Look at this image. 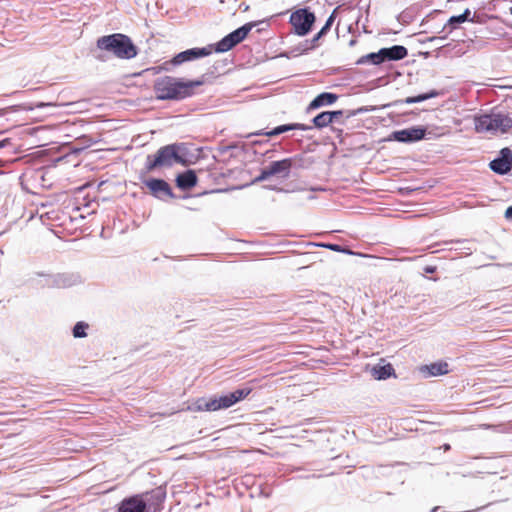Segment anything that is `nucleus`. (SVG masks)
I'll return each mask as SVG.
<instances>
[{"mask_svg": "<svg viewBox=\"0 0 512 512\" xmlns=\"http://www.w3.org/2000/svg\"><path fill=\"white\" fill-rule=\"evenodd\" d=\"M203 84V81H184L172 76H163L155 80L154 92L158 100L180 101L194 95V88Z\"/></svg>", "mask_w": 512, "mask_h": 512, "instance_id": "1", "label": "nucleus"}, {"mask_svg": "<svg viewBox=\"0 0 512 512\" xmlns=\"http://www.w3.org/2000/svg\"><path fill=\"white\" fill-rule=\"evenodd\" d=\"M97 49L111 53L119 59H132L137 56V47L130 37L121 33L105 35L97 39Z\"/></svg>", "mask_w": 512, "mask_h": 512, "instance_id": "2", "label": "nucleus"}, {"mask_svg": "<svg viewBox=\"0 0 512 512\" xmlns=\"http://www.w3.org/2000/svg\"><path fill=\"white\" fill-rule=\"evenodd\" d=\"M474 124L477 132L504 134L512 128V118L508 114L492 111L475 117Z\"/></svg>", "mask_w": 512, "mask_h": 512, "instance_id": "3", "label": "nucleus"}, {"mask_svg": "<svg viewBox=\"0 0 512 512\" xmlns=\"http://www.w3.org/2000/svg\"><path fill=\"white\" fill-rule=\"evenodd\" d=\"M180 145L170 144L161 147L157 153L146 157L145 168L148 172L158 167H171L174 163H184L183 158L178 154Z\"/></svg>", "mask_w": 512, "mask_h": 512, "instance_id": "4", "label": "nucleus"}, {"mask_svg": "<svg viewBox=\"0 0 512 512\" xmlns=\"http://www.w3.org/2000/svg\"><path fill=\"white\" fill-rule=\"evenodd\" d=\"M265 25V27L269 26V22L267 20L260 21H252L244 24L243 26L237 28L232 31L225 37H223L219 42L215 45V51L218 53H224L235 47L237 44L242 42L248 35V33L254 28Z\"/></svg>", "mask_w": 512, "mask_h": 512, "instance_id": "5", "label": "nucleus"}, {"mask_svg": "<svg viewBox=\"0 0 512 512\" xmlns=\"http://www.w3.org/2000/svg\"><path fill=\"white\" fill-rule=\"evenodd\" d=\"M252 392L251 388L237 389L219 397L211 398L205 401L204 405L198 407L199 410L217 411L220 409H227L246 398Z\"/></svg>", "mask_w": 512, "mask_h": 512, "instance_id": "6", "label": "nucleus"}, {"mask_svg": "<svg viewBox=\"0 0 512 512\" xmlns=\"http://www.w3.org/2000/svg\"><path fill=\"white\" fill-rule=\"evenodd\" d=\"M316 20L313 12L308 8H302L294 11L290 15V24L294 28V32L299 36H305L310 31Z\"/></svg>", "mask_w": 512, "mask_h": 512, "instance_id": "7", "label": "nucleus"}, {"mask_svg": "<svg viewBox=\"0 0 512 512\" xmlns=\"http://www.w3.org/2000/svg\"><path fill=\"white\" fill-rule=\"evenodd\" d=\"M292 166V158H285L279 161H273L270 163V165L261 169L260 174L255 178L254 182H261L273 176L287 178L290 175Z\"/></svg>", "mask_w": 512, "mask_h": 512, "instance_id": "8", "label": "nucleus"}, {"mask_svg": "<svg viewBox=\"0 0 512 512\" xmlns=\"http://www.w3.org/2000/svg\"><path fill=\"white\" fill-rule=\"evenodd\" d=\"M425 135L426 128L417 126L394 131L390 135L389 140H394L401 143H413L422 140Z\"/></svg>", "mask_w": 512, "mask_h": 512, "instance_id": "9", "label": "nucleus"}, {"mask_svg": "<svg viewBox=\"0 0 512 512\" xmlns=\"http://www.w3.org/2000/svg\"><path fill=\"white\" fill-rule=\"evenodd\" d=\"M489 168L499 175L508 174L512 169V150L508 147L501 149L499 156L489 163Z\"/></svg>", "mask_w": 512, "mask_h": 512, "instance_id": "10", "label": "nucleus"}, {"mask_svg": "<svg viewBox=\"0 0 512 512\" xmlns=\"http://www.w3.org/2000/svg\"><path fill=\"white\" fill-rule=\"evenodd\" d=\"M141 495L142 501L145 504V512H158L166 498V492L162 487H157Z\"/></svg>", "mask_w": 512, "mask_h": 512, "instance_id": "11", "label": "nucleus"}, {"mask_svg": "<svg viewBox=\"0 0 512 512\" xmlns=\"http://www.w3.org/2000/svg\"><path fill=\"white\" fill-rule=\"evenodd\" d=\"M212 52L210 47L191 48L176 54L170 61L173 66L181 65L185 62L193 61L206 57Z\"/></svg>", "mask_w": 512, "mask_h": 512, "instance_id": "12", "label": "nucleus"}, {"mask_svg": "<svg viewBox=\"0 0 512 512\" xmlns=\"http://www.w3.org/2000/svg\"><path fill=\"white\" fill-rule=\"evenodd\" d=\"M146 187L149 188L151 194L160 200L173 198L174 194L170 185L163 179L151 178L144 181Z\"/></svg>", "mask_w": 512, "mask_h": 512, "instance_id": "13", "label": "nucleus"}, {"mask_svg": "<svg viewBox=\"0 0 512 512\" xmlns=\"http://www.w3.org/2000/svg\"><path fill=\"white\" fill-rule=\"evenodd\" d=\"M308 129H311V127L307 126L305 124H300V123L283 124V125L275 127L274 129H272L270 131L259 130V131L253 132V133H249L245 137L250 138L252 136H260V135L273 137V136H278V135L288 132V131H293V130H303L304 131V130H308Z\"/></svg>", "mask_w": 512, "mask_h": 512, "instance_id": "14", "label": "nucleus"}, {"mask_svg": "<svg viewBox=\"0 0 512 512\" xmlns=\"http://www.w3.org/2000/svg\"><path fill=\"white\" fill-rule=\"evenodd\" d=\"M38 276L44 277L43 286L50 288H65L72 285L71 277L67 274H44L37 273Z\"/></svg>", "mask_w": 512, "mask_h": 512, "instance_id": "15", "label": "nucleus"}, {"mask_svg": "<svg viewBox=\"0 0 512 512\" xmlns=\"http://www.w3.org/2000/svg\"><path fill=\"white\" fill-rule=\"evenodd\" d=\"M120 512H145V504L142 501V495H133L124 498L118 505Z\"/></svg>", "mask_w": 512, "mask_h": 512, "instance_id": "16", "label": "nucleus"}, {"mask_svg": "<svg viewBox=\"0 0 512 512\" xmlns=\"http://www.w3.org/2000/svg\"><path fill=\"white\" fill-rule=\"evenodd\" d=\"M424 378L442 376L449 372L448 363L445 361L434 362L423 365L419 369Z\"/></svg>", "mask_w": 512, "mask_h": 512, "instance_id": "17", "label": "nucleus"}, {"mask_svg": "<svg viewBox=\"0 0 512 512\" xmlns=\"http://www.w3.org/2000/svg\"><path fill=\"white\" fill-rule=\"evenodd\" d=\"M383 63L386 61H399L408 55V50L402 45H393L391 47L381 48Z\"/></svg>", "mask_w": 512, "mask_h": 512, "instance_id": "18", "label": "nucleus"}, {"mask_svg": "<svg viewBox=\"0 0 512 512\" xmlns=\"http://www.w3.org/2000/svg\"><path fill=\"white\" fill-rule=\"evenodd\" d=\"M197 184V175L193 170H186L176 177V185L182 190H187Z\"/></svg>", "mask_w": 512, "mask_h": 512, "instance_id": "19", "label": "nucleus"}, {"mask_svg": "<svg viewBox=\"0 0 512 512\" xmlns=\"http://www.w3.org/2000/svg\"><path fill=\"white\" fill-rule=\"evenodd\" d=\"M371 375L376 380H386L390 377H396L395 370L390 363L384 365L377 364L371 368Z\"/></svg>", "mask_w": 512, "mask_h": 512, "instance_id": "20", "label": "nucleus"}, {"mask_svg": "<svg viewBox=\"0 0 512 512\" xmlns=\"http://www.w3.org/2000/svg\"><path fill=\"white\" fill-rule=\"evenodd\" d=\"M338 99V95L330 92H323L317 95L309 104L308 110H315L325 105H331Z\"/></svg>", "mask_w": 512, "mask_h": 512, "instance_id": "21", "label": "nucleus"}, {"mask_svg": "<svg viewBox=\"0 0 512 512\" xmlns=\"http://www.w3.org/2000/svg\"><path fill=\"white\" fill-rule=\"evenodd\" d=\"M440 95V92L437 90H430L427 93L419 94L417 96L407 97L403 100H400L399 103L402 104H414V103H420L425 100L435 98Z\"/></svg>", "mask_w": 512, "mask_h": 512, "instance_id": "22", "label": "nucleus"}, {"mask_svg": "<svg viewBox=\"0 0 512 512\" xmlns=\"http://www.w3.org/2000/svg\"><path fill=\"white\" fill-rule=\"evenodd\" d=\"M358 65H364V64H373V65H380L383 63V58L381 55V50L378 52H372L367 55H364L360 57L357 62Z\"/></svg>", "mask_w": 512, "mask_h": 512, "instance_id": "23", "label": "nucleus"}, {"mask_svg": "<svg viewBox=\"0 0 512 512\" xmlns=\"http://www.w3.org/2000/svg\"><path fill=\"white\" fill-rule=\"evenodd\" d=\"M464 23V18H461L460 15L452 16L448 19L447 23L443 27V32L450 34L453 30L457 28L458 25Z\"/></svg>", "mask_w": 512, "mask_h": 512, "instance_id": "24", "label": "nucleus"}, {"mask_svg": "<svg viewBox=\"0 0 512 512\" xmlns=\"http://www.w3.org/2000/svg\"><path fill=\"white\" fill-rule=\"evenodd\" d=\"M312 122L316 128L322 129L327 127L331 123V121L329 120L328 111L321 112L320 114L315 116Z\"/></svg>", "mask_w": 512, "mask_h": 512, "instance_id": "25", "label": "nucleus"}, {"mask_svg": "<svg viewBox=\"0 0 512 512\" xmlns=\"http://www.w3.org/2000/svg\"><path fill=\"white\" fill-rule=\"evenodd\" d=\"M89 325L83 321L77 322L72 330L73 336L75 338H83L87 336V329Z\"/></svg>", "mask_w": 512, "mask_h": 512, "instance_id": "26", "label": "nucleus"}, {"mask_svg": "<svg viewBox=\"0 0 512 512\" xmlns=\"http://www.w3.org/2000/svg\"><path fill=\"white\" fill-rule=\"evenodd\" d=\"M316 246L323 247V248H327V249L332 250V251H335V252L345 253V254H349V255H353V254H355V253H354L353 251H351L349 248L343 247V246L338 245V244H332V243H319V244H316Z\"/></svg>", "mask_w": 512, "mask_h": 512, "instance_id": "27", "label": "nucleus"}, {"mask_svg": "<svg viewBox=\"0 0 512 512\" xmlns=\"http://www.w3.org/2000/svg\"><path fill=\"white\" fill-rule=\"evenodd\" d=\"M322 38V36L317 33L310 41H306V50L313 49L318 46V41Z\"/></svg>", "mask_w": 512, "mask_h": 512, "instance_id": "28", "label": "nucleus"}, {"mask_svg": "<svg viewBox=\"0 0 512 512\" xmlns=\"http://www.w3.org/2000/svg\"><path fill=\"white\" fill-rule=\"evenodd\" d=\"M328 115H329V120L332 123L334 120H337L338 118L343 116V111L342 110L328 111Z\"/></svg>", "mask_w": 512, "mask_h": 512, "instance_id": "29", "label": "nucleus"}, {"mask_svg": "<svg viewBox=\"0 0 512 512\" xmlns=\"http://www.w3.org/2000/svg\"><path fill=\"white\" fill-rule=\"evenodd\" d=\"M56 106H59V105L56 103H52V102H37L34 105V107L37 109H42L45 107H56Z\"/></svg>", "mask_w": 512, "mask_h": 512, "instance_id": "30", "label": "nucleus"}, {"mask_svg": "<svg viewBox=\"0 0 512 512\" xmlns=\"http://www.w3.org/2000/svg\"><path fill=\"white\" fill-rule=\"evenodd\" d=\"M336 13H337V8L333 10V12L331 13V15L328 17V19L326 20V25H328L330 28L331 26L333 25L334 21H335V18H336Z\"/></svg>", "mask_w": 512, "mask_h": 512, "instance_id": "31", "label": "nucleus"}, {"mask_svg": "<svg viewBox=\"0 0 512 512\" xmlns=\"http://www.w3.org/2000/svg\"><path fill=\"white\" fill-rule=\"evenodd\" d=\"M461 18H464V22L466 21H473V19L470 18L471 16V11L470 9H465L464 12L462 14H460Z\"/></svg>", "mask_w": 512, "mask_h": 512, "instance_id": "32", "label": "nucleus"}, {"mask_svg": "<svg viewBox=\"0 0 512 512\" xmlns=\"http://www.w3.org/2000/svg\"><path fill=\"white\" fill-rule=\"evenodd\" d=\"M330 27L328 25H324L321 30L318 32L322 37L328 33Z\"/></svg>", "mask_w": 512, "mask_h": 512, "instance_id": "33", "label": "nucleus"}, {"mask_svg": "<svg viewBox=\"0 0 512 512\" xmlns=\"http://www.w3.org/2000/svg\"><path fill=\"white\" fill-rule=\"evenodd\" d=\"M506 219H512V206H509L505 211Z\"/></svg>", "mask_w": 512, "mask_h": 512, "instance_id": "34", "label": "nucleus"}, {"mask_svg": "<svg viewBox=\"0 0 512 512\" xmlns=\"http://www.w3.org/2000/svg\"><path fill=\"white\" fill-rule=\"evenodd\" d=\"M8 144H10V140L9 139H3L0 141V149L3 148V147H6Z\"/></svg>", "mask_w": 512, "mask_h": 512, "instance_id": "35", "label": "nucleus"}, {"mask_svg": "<svg viewBox=\"0 0 512 512\" xmlns=\"http://www.w3.org/2000/svg\"><path fill=\"white\" fill-rule=\"evenodd\" d=\"M434 270H435V268H434V267H427V268L425 269V271H426V272H428V273H432V272H434Z\"/></svg>", "mask_w": 512, "mask_h": 512, "instance_id": "36", "label": "nucleus"}, {"mask_svg": "<svg viewBox=\"0 0 512 512\" xmlns=\"http://www.w3.org/2000/svg\"><path fill=\"white\" fill-rule=\"evenodd\" d=\"M443 449H444V451H448L451 449V446L449 444H444Z\"/></svg>", "mask_w": 512, "mask_h": 512, "instance_id": "37", "label": "nucleus"}, {"mask_svg": "<svg viewBox=\"0 0 512 512\" xmlns=\"http://www.w3.org/2000/svg\"><path fill=\"white\" fill-rule=\"evenodd\" d=\"M356 44V40L355 39H351L350 42H349V46H354Z\"/></svg>", "mask_w": 512, "mask_h": 512, "instance_id": "38", "label": "nucleus"}, {"mask_svg": "<svg viewBox=\"0 0 512 512\" xmlns=\"http://www.w3.org/2000/svg\"><path fill=\"white\" fill-rule=\"evenodd\" d=\"M97 59L101 60V61H104V58L100 55L97 56Z\"/></svg>", "mask_w": 512, "mask_h": 512, "instance_id": "39", "label": "nucleus"}, {"mask_svg": "<svg viewBox=\"0 0 512 512\" xmlns=\"http://www.w3.org/2000/svg\"><path fill=\"white\" fill-rule=\"evenodd\" d=\"M264 29H265L264 27H259V28L257 29V31H258V32H261V31H262V30H264Z\"/></svg>", "mask_w": 512, "mask_h": 512, "instance_id": "40", "label": "nucleus"}, {"mask_svg": "<svg viewBox=\"0 0 512 512\" xmlns=\"http://www.w3.org/2000/svg\"><path fill=\"white\" fill-rule=\"evenodd\" d=\"M483 427H484V428H486V429H488V428H490L491 426H490V425H486V424H485V425H483Z\"/></svg>", "mask_w": 512, "mask_h": 512, "instance_id": "41", "label": "nucleus"}, {"mask_svg": "<svg viewBox=\"0 0 512 512\" xmlns=\"http://www.w3.org/2000/svg\"><path fill=\"white\" fill-rule=\"evenodd\" d=\"M438 509V507H434L431 512H435Z\"/></svg>", "mask_w": 512, "mask_h": 512, "instance_id": "42", "label": "nucleus"}, {"mask_svg": "<svg viewBox=\"0 0 512 512\" xmlns=\"http://www.w3.org/2000/svg\"><path fill=\"white\" fill-rule=\"evenodd\" d=\"M117 512H120V511L117 510Z\"/></svg>", "mask_w": 512, "mask_h": 512, "instance_id": "43", "label": "nucleus"}]
</instances>
